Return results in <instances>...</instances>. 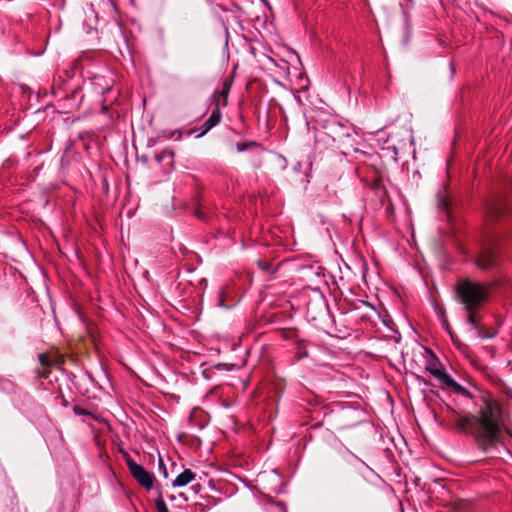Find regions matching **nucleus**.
<instances>
[{"label": "nucleus", "mask_w": 512, "mask_h": 512, "mask_svg": "<svg viewBox=\"0 0 512 512\" xmlns=\"http://www.w3.org/2000/svg\"><path fill=\"white\" fill-rule=\"evenodd\" d=\"M38 359L42 366H44V367L52 366V361L46 354H39Z\"/></svg>", "instance_id": "obj_12"}, {"label": "nucleus", "mask_w": 512, "mask_h": 512, "mask_svg": "<svg viewBox=\"0 0 512 512\" xmlns=\"http://www.w3.org/2000/svg\"><path fill=\"white\" fill-rule=\"evenodd\" d=\"M107 110V106H102V112L106 111Z\"/></svg>", "instance_id": "obj_22"}, {"label": "nucleus", "mask_w": 512, "mask_h": 512, "mask_svg": "<svg viewBox=\"0 0 512 512\" xmlns=\"http://www.w3.org/2000/svg\"><path fill=\"white\" fill-rule=\"evenodd\" d=\"M425 370L443 384L455 389H462L461 386L445 372L439 360L431 352L426 361Z\"/></svg>", "instance_id": "obj_3"}, {"label": "nucleus", "mask_w": 512, "mask_h": 512, "mask_svg": "<svg viewBox=\"0 0 512 512\" xmlns=\"http://www.w3.org/2000/svg\"><path fill=\"white\" fill-rule=\"evenodd\" d=\"M73 412L76 415H79V416H90V417L96 419V416L92 412H90V411H88V410H86V409H84V408H82V407H80L78 405H75L73 407Z\"/></svg>", "instance_id": "obj_11"}, {"label": "nucleus", "mask_w": 512, "mask_h": 512, "mask_svg": "<svg viewBox=\"0 0 512 512\" xmlns=\"http://www.w3.org/2000/svg\"><path fill=\"white\" fill-rule=\"evenodd\" d=\"M219 305L222 306V307H225L224 298H223L222 295H220V297H219Z\"/></svg>", "instance_id": "obj_19"}, {"label": "nucleus", "mask_w": 512, "mask_h": 512, "mask_svg": "<svg viewBox=\"0 0 512 512\" xmlns=\"http://www.w3.org/2000/svg\"><path fill=\"white\" fill-rule=\"evenodd\" d=\"M477 266L482 269H490L497 264V250L490 243L485 244L476 260Z\"/></svg>", "instance_id": "obj_5"}, {"label": "nucleus", "mask_w": 512, "mask_h": 512, "mask_svg": "<svg viewBox=\"0 0 512 512\" xmlns=\"http://www.w3.org/2000/svg\"><path fill=\"white\" fill-rule=\"evenodd\" d=\"M110 89L111 85L107 83L105 86L101 87V93L103 94L104 92L110 91Z\"/></svg>", "instance_id": "obj_18"}, {"label": "nucleus", "mask_w": 512, "mask_h": 512, "mask_svg": "<svg viewBox=\"0 0 512 512\" xmlns=\"http://www.w3.org/2000/svg\"><path fill=\"white\" fill-rule=\"evenodd\" d=\"M155 507L157 512H169L161 492H159V495L155 500Z\"/></svg>", "instance_id": "obj_10"}, {"label": "nucleus", "mask_w": 512, "mask_h": 512, "mask_svg": "<svg viewBox=\"0 0 512 512\" xmlns=\"http://www.w3.org/2000/svg\"><path fill=\"white\" fill-rule=\"evenodd\" d=\"M159 468H160V470H162L164 477H167L168 473L166 470V466L161 458H159Z\"/></svg>", "instance_id": "obj_15"}, {"label": "nucleus", "mask_w": 512, "mask_h": 512, "mask_svg": "<svg viewBox=\"0 0 512 512\" xmlns=\"http://www.w3.org/2000/svg\"><path fill=\"white\" fill-rule=\"evenodd\" d=\"M126 464L131 476L145 489L151 490L154 487V475L147 471L142 465L136 463L132 458L126 459Z\"/></svg>", "instance_id": "obj_4"}, {"label": "nucleus", "mask_w": 512, "mask_h": 512, "mask_svg": "<svg viewBox=\"0 0 512 512\" xmlns=\"http://www.w3.org/2000/svg\"><path fill=\"white\" fill-rule=\"evenodd\" d=\"M222 119V113L220 111V100L218 99L210 116L206 121L198 128H195V132H198L197 137H202L208 133L212 128L220 123Z\"/></svg>", "instance_id": "obj_6"}, {"label": "nucleus", "mask_w": 512, "mask_h": 512, "mask_svg": "<svg viewBox=\"0 0 512 512\" xmlns=\"http://www.w3.org/2000/svg\"><path fill=\"white\" fill-rule=\"evenodd\" d=\"M156 160H157V162H158V163H161V161H162V156H160V155H156Z\"/></svg>", "instance_id": "obj_20"}, {"label": "nucleus", "mask_w": 512, "mask_h": 512, "mask_svg": "<svg viewBox=\"0 0 512 512\" xmlns=\"http://www.w3.org/2000/svg\"><path fill=\"white\" fill-rule=\"evenodd\" d=\"M254 144H255V143H253V142H250V143H246V142H244V143H237L236 148H237V150H238L239 152H243V151H245L246 149H248V147H250V146H252V145H254Z\"/></svg>", "instance_id": "obj_13"}, {"label": "nucleus", "mask_w": 512, "mask_h": 512, "mask_svg": "<svg viewBox=\"0 0 512 512\" xmlns=\"http://www.w3.org/2000/svg\"><path fill=\"white\" fill-rule=\"evenodd\" d=\"M195 477L196 474L192 470L185 469L182 473L177 475L172 485L173 487H184L188 485L190 482H192L195 479Z\"/></svg>", "instance_id": "obj_7"}, {"label": "nucleus", "mask_w": 512, "mask_h": 512, "mask_svg": "<svg viewBox=\"0 0 512 512\" xmlns=\"http://www.w3.org/2000/svg\"><path fill=\"white\" fill-rule=\"evenodd\" d=\"M206 3L211 7V11L214 15H217V7L218 3H215L214 0H205Z\"/></svg>", "instance_id": "obj_14"}, {"label": "nucleus", "mask_w": 512, "mask_h": 512, "mask_svg": "<svg viewBox=\"0 0 512 512\" xmlns=\"http://www.w3.org/2000/svg\"><path fill=\"white\" fill-rule=\"evenodd\" d=\"M451 70H452V73H454V72H455L454 64H453V63H451Z\"/></svg>", "instance_id": "obj_21"}, {"label": "nucleus", "mask_w": 512, "mask_h": 512, "mask_svg": "<svg viewBox=\"0 0 512 512\" xmlns=\"http://www.w3.org/2000/svg\"><path fill=\"white\" fill-rule=\"evenodd\" d=\"M409 2H412L413 0H408Z\"/></svg>", "instance_id": "obj_24"}, {"label": "nucleus", "mask_w": 512, "mask_h": 512, "mask_svg": "<svg viewBox=\"0 0 512 512\" xmlns=\"http://www.w3.org/2000/svg\"><path fill=\"white\" fill-rule=\"evenodd\" d=\"M230 87L231 85L229 83L224 82L222 89L216 95H214L215 103L217 102L218 99L220 100V109L222 107H226L228 104V94L230 91Z\"/></svg>", "instance_id": "obj_9"}, {"label": "nucleus", "mask_w": 512, "mask_h": 512, "mask_svg": "<svg viewBox=\"0 0 512 512\" xmlns=\"http://www.w3.org/2000/svg\"><path fill=\"white\" fill-rule=\"evenodd\" d=\"M451 420L458 431L474 434L489 443L496 441L499 436L498 407L495 403L485 402L478 416L454 412Z\"/></svg>", "instance_id": "obj_1"}, {"label": "nucleus", "mask_w": 512, "mask_h": 512, "mask_svg": "<svg viewBox=\"0 0 512 512\" xmlns=\"http://www.w3.org/2000/svg\"><path fill=\"white\" fill-rule=\"evenodd\" d=\"M456 299L463 305L467 323L475 329L480 328L478 312L489 299V287L471 278L459 280L455 285Z\"/></svg>", "instance_id": "obj_2"}, {"label": "nucleus", "mask_w": 512, "mask_h": 512, "mask_svg": "<svg viewBox=\"0 0 512 512\" xmlns=\"http://www.w3.org/2000/svg\"><path fill=\"white\" fill-rule=\"evenodd\" d=\"M504 212V205L500 200L491 201L487 205L486 214L489 218H497Z\"/></svg>", "instance_id": "obj_8"}, {"label": "nucleus", "mask_w": 512, "mask_h": 512, "mask_svg": "<svg viewBox=\"0 0 512 512\" xmlns=\"http://www.w3.org/2000/svg\"><path fill=\"white\" fill-rule=\"evenodd\" d=\"M493 335H484L485 338H491Z\"/></svg>", "instance_id": "obj_23"}, {"label": "nucleus", "mask_w": 512, "mask_h": 512, "mask_svg": "<svg viewBox=\"0 0 512 512\" xmlns=\"http://www.w3.org/2000/svg\"><path fill=\"white\" fill-rule=\"evenodd\" d=\"M103 80L102 77H99V76H96L92 79V84L93 85H98V86H101V81Z\"/></svg>", "instance_id": "obj_16"}, {"label": "nucleus", "mask_w": 512, "mask_h": 512, "mask_svg": "<svg viewBox=\"0 0 512 512\" xmlns=\"http://www.w3.org/2000/svg\"><path fill=\"white\" fill-rule=\"evenodd\" d=\"M222 11V12H226L228 11V9L226 7H224L223 5L221 4H218V7H217V15L216 16H219V12Z\"/></svg>", "instance_id": "obj_17"}]
</instances>
